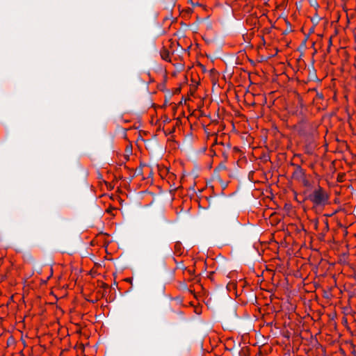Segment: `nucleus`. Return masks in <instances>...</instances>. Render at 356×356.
I'll list each match as a JSON object with an SVG mask.
<instances>
[{
  "label": "nucleus",
  "instance_id": "5",
  "mask_svg": "<svg viewBox=\"0 0 356 356\" xmlns=\"http://www.w3.org/2000/svg\"><path fill=\"white\" fill-rule=\"evenodd\" d=\"M293 115H295L300 118L302 122H305V118L303 113V104L302 103V99L298 97V104L294 106L293 109L291 111Z\"/></svg>",
  "mask_w": 356,
  "mask_h": 356
},
{
  "label": "nucleus",
  "instance_id": "51",
  "mask_svg": "<svg viewBox=\"0 0 356 356\" xmlns=\"http://www.w3.org/2000/svg\"><path fill=\"white\" fill-rule=\"evenodd\" d=\"M347 322V320L345 319V321H343V323Z\"/></svg>",
  "mask_w": 356,
  "mask_h": 356
},
{
  "label": "nucleus",
  "instance_id": "13",
  "mask_svg": "<svg viewBox=\"0 0 356 356\" xmlns=\"http://www.w3.org/2000/svg\"><path fill=\"white\" fill-rule=\"evenodd\" d=\"M248 353L246 350L241 349L238 352V356H248Z\"/></svg>",
  "mask_w": 356,
  "mask_h": 356
},
{
  "label": "nucleus",
  "instance_id": "31",
  "mask_svg": "<svg viewBox=\"0 0 356 356\" xmlns=\"http://www.w3.org/2000/svg\"><path fill=\"white\" fill-rule=\"evenodd\" d=\"M164 122H170V119H169L168 118H166V119L165 120Z\"/></svg>",
  "mask_w": 356,
  "mask_h": 356
},
{
  "label": "nucleus",
  "instance_id": "32",
  "mask_svg": "<svg viewBox=\"0 0 356 356\" xmlns=\"http://www.w3.org/2000/svg\"><path fill=\"white\" fill-rule=\"evenodd\" d=\"M193 29H194V32H196V31L197 30V25H195V26H193Z\"/></svg>",
  "mask_w": 356,
  "mask_h": 356
},
{
  "label": "nucleus",
  "instance_id": "41",
  "mask_svg": "<svg viewBox=\"0 0 356 356\" xmlns=\"http://www.w3.org/2000/svg\"><path fill=\"white\" fill-rule=\"evenodd\" d=\"M152 175H153L152 172H149V177H150V176H152Z\"/></svg>",
  "mask_w": 356,
  "mask_h": 356
},
{
  "label": "nucleus",
  "instance_id": "16",
  "mask_svg": "<svg viewBox=\"0 0 356 356\" xmlns=\"http://www.w3.org/2000/svg\"><path fill=\"white\" fill-rule=\"evenodd\" d=\"M199 170V167L197 165H195L194 169L193 170L192 173L194 175L195 177L198 176L197 171Z\"/></svg>",
  "mask_w": 356,
  "mask_h": 356
},
{
  "label": "nucleus",
  "instance_id": "27",
  "mask_svg": "<svg viewBox=\"0 0 356 356\" xmlns=\"http://www.w3.org/2000/svg\"><path fill=\"white\" fill-rule=\"evenodd\" d=\"M284 207H285V209H288V210H289V209H290V208H291V205H290V204H286Z\"/></svg>",
  "mask_w": 356,
  "mask_h": 356
},
{
  "label": "nucleus",
  "instance_id": "28",
  "mask_svg": "<svg viewBox=\"0 0 356 356\" xmlns=\"http://www.w3.org/2000/svg\"><path fill=\"white\" fill-rule=\"evenodd\" d=\"M200 66L201 67L202 70L204 72H205V71H206V68H205V67H204L203 65L200 64Z\"/></svg>",
  "mask_w": 356,
  "mask_h": 356
},
{
  "label": "nucleus",
  "instance_id": "21",
  "mask_svg": "<svg viewBox=\"0 0 356 356\" xmlns=\"http://www.w3.org/2000/svg\"><path fill=\"white\" fill-rule=\"evenodd\" d=\"M314 26H314L313 27H312L309 29V33L307 35H309V36L312 33H313L314 32Z\"/></svg>",
  "mask_w": 356,
  "mask_h": 356
},
{
  "label": "nucleus",
  "instance_id": "12",
  "mask_svg": "<svg viewBox=\"0 0 356 356\" xmlns=\"http://www.w3.org/2000/svg\"><path fill=\"white\" fill-rule=\"evenodd\" d=\"M311 6L314 7L316 10L319 8V5L316 0H309Z\"/></svg>",
  "mask_w": 356,
  "mask_h": 356
},
{
  "label": "nucleus",
  "instance_id": "15",
  "mask_svg": "<svg viewBox=\"0 0 356 356\" xmlns=\"http://www.w3.org/2000/svg\"><path fill=\"white\" fill-rule=\"evenodd\" d=\"M238 169H237V168H235L234 171L229 173V176L230 177H236L238 175Z\"/></svg>",
  "mask_w": 356,
  "mask_h": 356
},
{
  "label": "nucleus",
  "instance_id": "20",
  "mask_svg": "<svg viewBox=\"0 0 356 356\" xmlns=\"http://www.w3.org/2000/svg\"><path fill=\"white\" fill-rule=\"evenodd\" d=\"M35 266V268L38 270V273H40L42 270V266L40 265H38L37 264Z\"/></svg>",
  "mask_w": 356,
  "mask_h": 356
},
{
  "label": "nucleus",
  "instance_id": "30",
  "mask_svg": "<svg viewBox=\"0 0 356 356\" xmlns=\"http://www.w3.org/2000/svg\"><path fill=\"white\" fill-rule=\"evenodd\" d=\"M301 52V55L300 56V57L298 58V60L299 61L301 58H302V56L303 55V52L302 51H300Z\"/></svg>",
  "mask_w": 356,
  "mask_h": 356
},
{
  "label": "nucleus",
  "instance_id": "7",
  "mask_svg": "<svg viewBox=\"0 0 356 356\" xmlns=\"http://www.w3.org/2000/svg\"><path fill=\"white\" fill-rule=\"evenodd\" d=\"M314 60H313L312 65L309 67V79L310 81H319V79H318L317 75H316V71L314 67Z\"/></svg>",
  "mask_w": 356,
  "mask_h": 356
},
{
  "label": "nucleus",
  "instance_id": "10",
  "mask_svg": "<svg viewBox=\"0 0 356 356\" xmlns=\"http://www.w3.org/2000/svg\"><path fill=\"white\" fill-rule=\"evenodd\" d=\"M321 18L318 15V13H316L313 17H312L311 21L314 24V26H316Z\"/></svg>",
  "mask_w": 356,
  "mask_h": 356
},
{
  "label": "nucleus",
  "instance_id": "19",
  "mask_svg": "<svg viewBox=\"0 0 356 356\" xmlns=\"http://www.w3.org/2000/svg\"><path fill=\"white\" fill-rule=\"evenodd\" d=\"M14 342V339L12 337H10L8 339L7 343L9 346L10 344L13 343Z\"/></svg>",
  "mask_w": 356,
  "mask_h": 356
},
{
  "label": "nucleus",
  "instance_id": "39",
  "mask_svg": "<svg viewBox=\"0 0 356 356\" xmlns=\"http://www.w3.org/2000/svg\"><path fill=\"white\" fill-rule=\"evenodd\" d=\"M145 164H142V163H141V164H140V166L139 168H142L143 166H145Z\"/></svg>",
  "mask_w": 356,
  "mask_h": 356
},
{
  "label": "nucleus",
  "instance_id": "1",
  "mask_svg": "<svg viewBox=\"0 0 356 356\" xmlns=\"http://www.w3.org/2000/svg\"><path fill=\"white\" fill-rule=\"evenodd\" d=\"M306 199L312 201L315 206H324L328 202V195L320 187L308 195Z\"/></svg>",
  "mask_w": 356,
  "mask_h": 356
},
{
  "label": "nucleus",
  "instance_id": "45",
  "mask_svg": "<svg viewBox=\"0 0 356 356\" xmlns=\"http://www.w3.org/2000/svg\"><path fill=\"white\" fill-rule=\"evenodd\" d=\"M197 85H199V83H197V85L195 86V89L197 88Z\"/></svg>",
  "mask_w": 356,
  "mask_h": 356
},
{
  "label": "nucleus",
  "instance_id": "38",
  "mask_svg": "<svg viewBox=\"0 0 356 356\" xmlns=\"http://www.w3.org/2000/svg\"><path fill=\"white\" fill-rule=\"evenodd\" d=\"M213 274V272L210 273L209 278L211 279L212 275Z\"/></svg>",
  "mask_w": 356,
  "mask_h": 356
},
{
  "label": "nucleus",
  "instance_id": "40",
  "mask_svg": "<svg viewBox=\"0 0 356 356\" xmlns=\"http://www.w3.org/2000/svg\"><path fill=\"white\" fill-rule=\"evenodd\" d=\"M161 291H162V293L164 292V287L163 286L161 288Z\"/></svg>",
  "mask_w": 356,
  "mask_h": 356
},
{
  "label": "nucleus",
  "instance_id": "42",
  "mask_svg": "<svg viewBox=\"0 0 356 356\" xmlns=\"http://www.w3.org/2000/svg\"><path fill=\"white\" fill-rule=\"evenodd\" d=\"M52 274H53V270H52V268H51V275L50 276H51Z\"/></svg>",
  "mask_w": 356,
  "mask_h": 356
},
{
  "label": "nucleus",
  "instance_id": "23",
  "mask_svg": "<svg viewBox=\"0 0 356 356\" xmlns=\"http://www.w3.org/2000/svg\"><path fill=\"white\" fill-rule=\"evenodd\" d=\"M207 200L209 201V207H211V204H212V202H211V200H212L211 197H207Z\"/></svg>",
  "mask_w": 356,
  "mask_h": 356
},
{
  "label": "nucleus",
  "instance_id": "4",
  "mask_svg": "<svg viewBox=\"0 0 356 356\" xmlns=\"http://www.w3.org/2000/svg\"><path fill=\"white\" fill-rule=\"evenodd\" d=\"M226 169H227V168H226L225 165L222 163H220L218 165V166L214 169L213 173L212 175V179L218 180L223 189H225L227 186V183L225 182L220 178V175L218 174V170H226Z\"/></svg>",
  "mask_w": 356,
  "mask_h": 356
},
{
  "label": "nucleus",
  "instance_id": "8",
  "mask_svg": "<svg viewBox=\"0 0 356 356\" xmlns=\"http://www.w3.org/2000/svg\"><path fill=\"white\" fill-rule=\"evenodd\" d=\"M23 257L26 262H28V263L33 264V265L36 264V261H35L34 257L29 252H25L24 254Z\"/></svg>",
  "mask_w": 356,
  "mask_h": 356
},
{
  "label": "nucleus",
  "instance_id": "25",
  "mask_svg": "<svg viewBox=\"0 0 356 356\" xmlns=\"http://www.w3.org/2000/svg\"><path fill=\"white\" fill-rule=\"evenodd\" d=\"M125 281L129 282V283H130L131 285L133 284V283H132V278H127L125 280Z\"/></svg>",
  "mask_w": 356,
  "mask_h": 356
},
{
  "label": "nucleus",
  "instance_id": "17",
  "mask_svg": "<svg viewBox=\"0 0 356 356\" xmlns=\"http://www.w3.org/2000/svg\"><path fill=\"white\" fill-rule=\"evenodd\" d=\"M302 179V182H303V184L304 186H307V187H309L310 186V183L308 180L305 179Z\"/></svg>",
  "mask_w": 356,
  "mask_h": 356
},
{
  "label": "nucleus",
  "instance_id": "52",
  "mask_svg": "<svg viewBox=\"0 0 356 356\" xmlns=\"http://www.w3.org/2000/svg\"><path fill=\"white\" fill-rule=\"evenodd\" d=\"M21 355H22V356H24V355H23V353H21Z\"/></svg>",
  "mask_w": 356,
  "mask_h": 356
},
{
  "label": "nucleus",
  "instance_id": "43",
  "mask_svg": "<svg viewBox=\"0 0 356 356\" xmlns=\"http://www.w3.org/2000/svg\"><path fill=\"white\" fill-rule=\"evenodd\" d=\"M314 45H315V42H314L312 44V47H314Z\"/></svg>",
  "mask_w": 356,
  "mask_h": 356
},
{
  "label": "nucleus",
  "instance_id": "44",
  "mask_svg": "<svg viewBox=\"0 0 356 356\" xmlns=\"http://www.w3.org/2000/svg\"><path fill=\"white\" fill-rule=\"evenodd\" d=\"M326 216H332V214L327 213V215H326Z\"/></svg>",
  "mask_w": 356,
  "mask_h": 356
},
{
  "label": "nucleus",
  "instance_id": "34",
  "mask_svg": "<svg viewBox=\"0 0 356 356\" xmlns=\"http://www.w3.org/2000/svg\"><path fill=\"white\" fill-rule=\"evenodd\" d=\"M175 128L174 127L172 129H170V131L169 132V134H172L173 132H175Z\"/></svg>",
  "mask_w": 356,
  "mask_h": 356
},
{
  "label": "nucleus",
  "instance_id": "50",
  "mask_svg": "<svg viewBox=\"0 0 356 356\" xmlns=\"http://www.w3.org/2000/svg\"><path fill=\"white\" fill-rule=\"evenodd\" d=\"M347 322V320L345 319V321H343V323Z\"/></svg>",
  "mask_w": 356,
  "mask_h": 356
},
{
  "label": "nucleus",
  "instance_id": "9",
  "mask_svg": "<svg viewBox=\"0 0 356 356\" xmlns=\"http://www.w3.org/2000/svg\"><path fill=\"white\" fill-rule=\"evenodd\" d=\"M309 39V35H305L304 40L300 43V46L298 48V51H302L306 48V43L307 40Z\"/></svg>",
  "mask_w": 356,
  "mask_h": 356
},
{
  "label": "nucleus",
  "instance_id": "35",
  "mask_svg": "<svg viewBox=\"0 0 356 356\" xmlns=\"http://www.w3.org/2000/svg\"><path fill=\"white\" fill-rule=\"evenodd\" d=\"M133 177H134V176H133V177H129V180H128V183H129V184L132 181Z\"/></svg>",
  "mask_w": 356,
  "mask_h": 356
},
{
  "label": "nucleus",
  "instance_id": "48",
  "mask_svg": "<svg viewBox=\"0 0 356 356\" xmlns=\"http://www.w3.org/2000/svg\"><path fill=\"white\" fill-rule=\"evenodd\" d=\"M187 81V77L186 76L185 79H184V81Z\"/></svg>",
  "mask_w": 356,
  "mask_h": 356
},
{
  "label": "nucleus",
  "instance_id": "36",
  "mask_svg": "<svg viewBox=\"0 0 356 356\" xmlns=\"http://www.w3.org/2000/svg\"><path fill=\"white\" fill-rule=\"evenodd\" d=\"M328 44H329V46L332 45V40H331V38L330 39V40L328 42Z\"/></svg>",
  "mask_w": 356,
  "mask_h": 356
},
{
  "label": "nucleus",
  "instance_id": "29",
  "mask_svg": "<svg viewBox=\"0 0 356 356\" xmlns=\"http://www.w3.org/2000/svg\"><path fill=\"white\" fill-rule=\"evenodd\" d=\"M188 3H190L192 6H195V1H192V0H188Z\"/></svg>",
  "mask_w": 356,
  "mask_h": 356
},
{
  "label": "nucleus",
  "instance_id": "49",
  "mask_svg": "<svg viewBox=\"0 0 356 356\" xmlns=\"http://www.w3.org/2000/svg\"><path fill=\"white\" fill-rule=\"evenodd\" d=\"M187 81V77L186 76L185 79H184V81Z\"/></svg>",
  "mask_w": 356,
  "mask_h": 356
},
{
  "label": "nucleus",
  "instance_id": "33",
  "mask_svg": "<svg viewBox=\"0 0 356 356\" xmlns=\"http://www.w3.org/2000/svg\"><path fill=\"white\" fill-rule=\"evenodd\" d=\"M193 29H194V32H196V31L197 30V25H195V26H193Z\"/></svg>",
  "mask_w": 356,
  "mask_h": 356
},
{
  "label": "nucleus",
  "instance_id": "6",
  "mask_svg": "<svg viewBox=\"0 0 356 356\" xmlns=\"http://www.w3.org/2000/svg\"><path fill=\"white\" fill-rule=\"evenodd\" d=\"M296 170L293 173V177L296 179H302L305 175L302 168L300 165H296Z\"/></svg>",
  "mask_w": 356,
  "mask_h": 356
},
{
  "label": "nucleus",
  "instance_id": "14",
  "mask_svg": "<svg viewBox=\"0 0 356 356\" xmlns=\"http://www.w3.org/2000/svg\"><path fill=\"white\" fill-rule=\"evenodd\" d=\"M142 173H143V169H142V168H137V169L136 170L135 173H134V176H138V175H142Z\"/></svg>",
  "mask_w": 356,
  "mask_h": 356
},
{
  "label": "nucleus",
  "instance_id": "3",
  "mask_svg": "<svg viewBox=\"0 0 356 356\" xmlns=\"http://www.w3.org/2000/svg\"><path fill=\"white\" fill-rule=\"evenodd\" d=\"M208 301L213 304H218L225 301H229L232 302L231 298L227 291L223 289L213 293Z\"/></svg>",
  "mask_w": 356,
  "mask_h": 356
},
{
  "label": "nucleus",
  "instance_id": "37",
  "mask_svg": "<svg viewBox=\"0 0 356 356\" xmlns=\"http://www.w3.org/2000/svg\"><path fill=\"white\" fill-rule=\"evenodd\" d=\"M201 5L199 3H195V6H200Z\"/></svg>",
  "mask_w": 356,
  "mask_h": 356
},
{
  "label": "nucleus",
  "instance_id": "46",
  "mask_svg": "<svg viewBox=\"0 0 356 356\" xmlns=\"http://www.w3.org/2000/svg\"><path fill=\"white\" fill-rule=\"evenodd\" d=\"M104 287H107L108 286L106 284H104Z\"/></svg>",
  "mask_w": 356,
  "mask_h": 356
},
{
  "label": "nucleus",
  "instance_id": "18",
  "mask_svg": "<svg viewBox=\"0 0 356 356\" xmlns=\"http://www.w3.org/2000/svg\"><path fill=\"white\" fill-rule=\"evenodd\" d=\"M126 152L128 154V155L131 154H132V147H131H131H127V149H126Z\"/></svg>",
  "mask_w": 356,
  "mask_h": 356
},
{
  "label": "nucleus",
  "instance_id": "22",
  "mask_svg": "<svg viewBox=\"0 0 356 356\" xmlns=\"http://www.w3.org/2000/svg\"><path fill=\"white\" fill-rule=\"evenodd\" d=\"M180 92H181V88L180 87L175 88V91H174L175 94H179Z\"/></svg>",
  "mask_w": 356,
  "mask_h": 356
},
{
  "label": "nucleus",
  "instance_id": "2",
  "mask_svg": "<svg viewBox=\"0 0 356 356\" xmlns=\"http://www.w3.org/2000/svg\"><path fill=\"white\" fill-rule=\"evenodd\" d=\"M237 317L236 309L232 304L227 309L221 312L220 318L221 321L227 327L232 326Z\"/></svg>",
  "mask_w": 356,
  "mask_h": 356
},
{
  "label": "nucleus",
  "instance_id": "11",
  "mask_svg": "<svg viewBox=\"0 0 356 356\" xmlns=\"http://www.w3.org/2000/svg\"><path fill=\"white\" fill-rule=\"evenodd\" d=\"M286 25H287V28H286V30L284 31V32H283L284 35H286L289 33H291L293 31V30L291 29V25L288 21H286Z\"/></svg>",
  "mask_w": 356,
  "mask_h": 356
},
{
  "label": "nucleus",
  "instance_id": "24",
  "mask_svg": "<svg viewBox=\"0 0 356 356\" xmlns=\"http://www.w3.org/2000/svg\"><path fill=\"white\" fill-rule=\"evenodd\" d=\"M181 25L184 28V29H186L188 27V26L186 24H185L184 22H181Z\"/></svg>",
  "mask_w": 356,
  "mask_h": 356
},
{
  "label": "nucleus",
  "instance_id": "47",
  "mask_svg": "<svg viewBox=\"0 0 356 356\" xmlns=\"http://www.w3.org/2000/svg\"><path fill=\"white\" fill-rule=\"evenodd\" d=\"M197 21H200L201 20L198 17H197Z\"/></svg>",
  "mask_w": 356,
  "mask_h": 356
},
{
  "label": "nucleus",
  "instance_id": "26",
  "mask_svg": "<svg viewBox=\"0 0 356 356\" xmlns=\"http://www.w3.org/2000/svg\"><path fill=\"white\" fill-rule=\"evenodd\" d=\"M218 205L222 206V207L225 206V202H218Z\"/></svg>",
  "mask_w": 356,
  "mask_h": 356
}]
</instances>
